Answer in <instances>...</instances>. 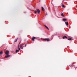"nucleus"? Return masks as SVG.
Wrapping results in <instances>:
<instances>
[{
  "label": "nucleus",
  "instance_id": "1",
  "mask_svg": "<svg viewBox=\"0 0 77 77\" xmlns=\"http://www.w3.org/2000/svg\"><path fill=\"white\" fill-rule=\"evenodd\" d=\"M37 12H38V14H40V11L39 9H37V11H35V14L37 13Z\"/></svg>",
  "mask_w": 77,
  "mask_h": 77
},
{
  "label": "nucleus",
  "instance_id": "2",
  "mask_svg": "<svg viewBox=\"0 0 77 77\" xmlns=\"http://www.w3.org/2000/svg\"><path fill=\"white\" fill-rule=\"evenodd\" d=\"M5 54L6 55H8V54H9V51H6L5 52Z\"/></svg>",
  "mask_w": 77,
  "mask_h": 77
},
{
  "label": "nucleus",
  "instance_id": "19",
  "mask_svg": "<svg viewBox=\"0 0 77 77\" xmlns=\"http://www.w3.org/2000/svg\"><path fill=\"white\" fill-rule=\"evenodd\" d=\"M17 39H15V42H17Z\"/></svg>",
  "mask_w": 77,
  "mask_h": 77
},
{
  "label": "nucleus",
  "instance_id": "5",
  "mask_svg": "<svg viewBox=\"0 0 77 77\" xmlns=\"http://www.w3.org/2000/svg\"><path fill=\"white\" fill-rule=\"evenodd\" d=\"M36 38V37H34L32 38V40L33 41H35L34 39Z\"/></svg>",
  "mask_w": 77,
  "mask_h": 77
},
{
  "label": "nucleus",
  "instance_id": "16",
  "mask_svg": "<svg viewBox=\"0 0 77 77\" xmlns=\"http://www.w3.org/2000/svg\"><path fill=\"white\" fill-rule=\"evenodd\" d=\"M71 39H72V38H69L68 39V40H71Z\"/></svg>",
  "mask_w": 77,
  "mask_h": 77
},
{
  "label": "nucleus",
  "instance_id": "6",
  "mask_svg": "<svg viewBox=\"0 0 77 77\" xmlns=\"http://www.w3.org/2000/svg\"><path fill=\"white\" fill-rule=\"evenodd\" d=\"M65 38H67V37L66 36L64 35L63 37V39H65Z\"/></svg>",
  "mask_w": 77,
  "mask_h": 77
},
{
  "label": "nucleus",
  "instance_id": "21",
  "mask_svg": "<svg viewBox=\"0 0 77 77\" xmlns=\"http://www.w3.org/2000/svg\"><path fill=\"white\" fill-rule=\"evenodd\" d=\"M76 69V68H75V69Z\"/></svg>",
  "mask_w": 77,
  "mask_h": 77
},
{
  "label": "nucleus",
  "instance_id": "7",
  "mask_svg": "<svg viewBox=\"0 0 77 77\" xmlns=\"http://www.w3.org/2000/svg\"><path fill=\"white\" fill-rule=\"evenodd\" d=\"M65 23L66 26H68V22H66Z\"/></svg>",
  "mask_w": 77,
  "mask_h": 77
},
{
  "label": "nucleus",
  "instance_id": "12",
  "mask_svg": "<svg viewBox=\"0 0 77 77\" xmlns=\"http://www.w3.org/2000/svg\"><path fill=\"white\" fill-rule=\"evenodd\" d=\"M19 52V50H18V49H17L16 51V53H17L18 52Z\"/></svg>",
  "mask_w": 77,
  "mask_h": 77
},
{
  "label": "nucleus",
  "instance_id": "8",
  "mask_svg": "<svg viewBox=\"0 0 77 77\" xmlns=\"http://www.w3.org/2000/svg\"><path fill=\"white\" fill-rule=\"evenodd\" d=\"M10 57V55H8L7 56H5V57L8 58V57Z\"/></svg>",
  "mask_w": 77,
  "mask_h": 77
},
{
  "label": "nucleus",
  "instance_id": "14",
  "mask_svg": "<svg viewBox=\"0 0 77 77\" xmlns=\"http://www.w3.org/2000/svg\"><path fill=\"white\" fill-rule=\"evenodd\" d=\"M3 54V52L2 51H1L0 52V54Z\"/></svg>",
  "mask_w": 77,
  "mask_h": 77
},
{
  "label": "nucleus",
  "instance_id": "9",
  "mask_svg": "<svg viewBox=\"0 0 77 77\" xmlns=\"http://www.w3.org/2000/svg\"><path fill=\"white\" fill-rule=\"evenodd\" d=\"M58 37L60 38V39H61V38H62V36L59 35L58 36Z\"/></svg>",
  "mask_w": 77,
  "mask_h": 77
},
{
  "label": "nucleus",
  "instance_id": "20",
  "mask_svg": "<svg viewBox=\"0 0 77 77\" xmlns=\"http://www.w3.org/2000/svg\"><path fill=\"white\" fill-rule=\"evenodd\" d=\"M25 46H26V45H25Z\"/></svg>",
  "mask_w": 77,
  "mask_h": 77
},
{
  "label": "nucleus",
  "instance_id": "11",
  "mask_svg": "<svg viewBox=\"0 0 77 77\" xmlns=\"http://www.w3.org/2000/svg\"><path fill=\"white\" fill-rule=\"evenodd\" d=\"M63 21H66V19H63Z\"/></svg>",
  "mask_w": 77,
  "mask_h": 77
},
{
  "label": "nucleus",
  "instance_id": "15",
  "mask_svg": "<svg viewBox=\"0 0 77 77\" xmlns=\"http://www.w3.org/2000/svg\"><path fill=\"white\" fill-rule=\"evenodd\" d=\"M61 16H62V17H64V15H63V13H62L61 14Z\"/></svg>",
  "mask_w": 77,
  "mask_h": 77
},
{
  "label": "nucleus",
  "instance_id": "17",
  "mask_svg": "<svg viewBox=\"0 0 77 77\" xmlns=\"http://www.w3.org/2000/svg\"><path fill=\"white\" fill-rule=\"evenodd\" d=\"M62 6L63 7V8H64L65 7V6L64 5H62Z\"/></svg>",
  "mask_w": 77,
  "mask_h": 77
},
{
  "label": "nucleus",
  "instance_id": "13",
  "mask_svg": "<svg viewBox=\"0 0 77 77\" xmlns=\"http://www.w3.org/2000/svg\"><path fill=\"white\" fill-rule=\"evenodd\" d=\"M42 11H44V8L43 7H42Z\"/></svg>",
  "mask_w": 77,
  "mask_h": 77
},
{
  "label": "nucleus",
  "instance_id": "22",
  "mask_svg": "<svg viewBox=\"0 0 77 77\" xmlns=\"http://www.w3.org/2000/svg\"><path fill=\"white\" fill-rule=\"evenodd\" d=\"M46 15H47V14H46Z\"/></svg>",
  "mask_w": 77,
  "mask_h": 77
},
{
  "label": "nucleus",
  "instance_id": "10",
  "mask_svg": "<svg viewBox=\"0 0 77 77\" xmlns=\"http://www.w3.org/2000/svg\"><path fill=\"white\" fill-rule=\"evenodd\" d=\"M45 26L46 27V28H47V29H48V30H49L48 28V27H47V26L45 25Z\"/></svg>",
  "mask_w": 77,
  "mask_h": 77
},
{
  "label": "nucleus",
  "instance_id": "4",
  "mask_svg": "<svg viewBox=\"0 0 77 77\" xmlns=\"http://www.w3.org/2000/svg\"><path fill=\"white\" fill-rule=\"evenodd\" d=\"M23 45H20V48L21 49H22H22H23Z\"/></svg>",
  "mask_w": 77,
  "mask_h": 77
},
{
  "label": "nucleus",
  "instance_id": "18",
  "mask_svg": "<svg viewBox=\"0 0 77 77\" xmlns=\"http://www.w3.org/2000/svg\"><path fill=\"white\" fill-rule=\"evenodd\" d=\"M18 49L19 50H20V48H19V47H18Z\"/></svg>",
  "mask_w": 77,
  "mask_h": 77
},
{
  "label": "nucleus",
  "instance_id": "3",
  "mask_svg": "<svg viewBox=\"0 0 77 77\" xmlns=\"http://www.w3.org/2000/svg\"><path fill=\"white\" fill-rule=\"evenodd\" d=\"M43 39V40H44V41H50L49 38H48V39L44 38V39Z\"/></svg>",
  "mask_w": 77,
  "mask_h": 77
}]
</instances>
